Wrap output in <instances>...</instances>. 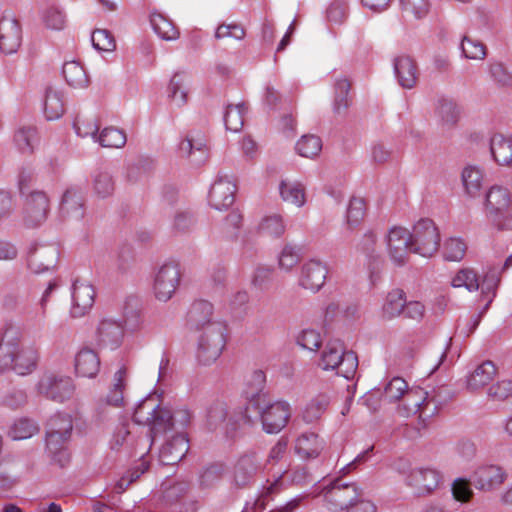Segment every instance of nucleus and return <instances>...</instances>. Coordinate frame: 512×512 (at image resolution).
Wrapping results in <instances>:
<instances>
[{"label": "nucleus", "instance_id": "423d86ee", "mask_svg": "<svg viewBox=\"0 0 512 512\" xmlns=\"http://www.w3.org/2000/svg\"><path fill=\"white\" fill-rule=\"evenodd\" d=\"M133 419L138 424L149 426L152 441L163 433L173 428L172 412L156 403L155 398L143 400L136 408Z\"/></svg>", "mask_w": 512, "mask_h": 512}, {"label": "nucleus", "instance_id": "c756f323", "mask_svg": "<svg viewBox=\"0 0 512 512\" xmlns=\"http://www.w3.org/2000/svg\"><path fill=\"white\" fill-rule=\"evenodd\" d=\"M182 155L191 159L196 165L204 163L208 157L206 140L199 135L197 138L187 137L179 146Z\"/></svg>", "mask_w": 512, "mask_h": 512}, {"label": "nucleus", "instance_id": "6e6d98bb", "mask_svg": "<svg viewBox=\"0 0 512 512\" xmlns=\"http://www.w3.org/2000/svg\"><path fill=\"white\" fill-rule=\"evenodd\" d=\"M408 389V384L403 378L394 377L386 384L383 396L389 402L401 401Z\"/></svg>", "mask_w": 512, "mask_h": 512}, {"label": "nucleus", "instance_id": "09e8293b", "mask_svg": "<svg viewBox=\"0 0 512 512\" xmlns=\"http://www.w3.org/2000/svg\"><path fill=\"white\" fill-rule=\"evenodd\" d=\"M97 141L106 148H121L126 144V134L117 128L107 127L101 131Z\"/></svg>", "mask_w": 512, "mask_h": 512}, {"label": "nucleus", "instance_id": "9d476101", "mask_svg": "<svg viewBox=\"0 0 512 512\" xmlns=\"http://www.w3.org/2000/svg\"><path fill=\"white\" fill-rule=\"evenodd\" d=\"M181 278L178 263L168 262L163 264L154 276L153 292L159 301H168L179 286Z\"/></svg>", "mask_w": 512, "mask_h": 512}, {"label": "nucleus", "instance_id": "de8ad7c7", "mask_svg": "<svg viewBox=\"0 0 512 512\" xmlns=\"http://www.w3.org/2000/svg\"><path fill=\"white\" fill-rule=\"evenodd\" d=\"M322 149L321 139L312 134L303 135L296 143V151L302 157L314 158Z\"/></svg>", "mask_w": 512, "mask_h": 512}, {"label": "nucleus", "instance_id": "c03bdc74", "mask_svg": "<svg viewBox=\"0 0 512 512\" xmlns=\"http://www.w3.org/2000/svg\"><path fill=\"white\" fill-rule=\"evenodd\" d=\"M14 141L22 153L31 154L38 142L37 130L34 127L20 128L14 135Z\"/></svg>", "mask_w": 512, "mask_h": 512}, {"label": "nucleus", "instance_id": "4468645a", "mask_svg": "<svg viewBox=\"0 0 512 512\" xmlns=\"http://www.w3.org/2000/svg\"><path fill=\"white\" fill-rule=\"evenodd\" d=\"M241 413L242 412L239 414ZM226 420L227 433L235 432L237 429L238 421H242L241 415L236 417V415L229 413L227 404L222 400H215L207 406L205 424L210 431L217 430L224 424Z\"/></svg>", "mask_w": 512, "mask_h": 512}, {"label": "nucleus", "instance_id": "b1692460", "mask_svg": "<svg viewBox=\"0 0 512 512\" xmlns=\"http://www.w3.org/2000/svg\"><path fill=\"white\" fill-rule=\"evenodd\" d=\"M327 273L321 261L310 260L302 266L299 283L303 288L316 292L324 285Z\"/></svg>", "mask_w": 512, "mask_h": 512}, {"label": "nucleus", "instance_id": "4be33fe9", "mask_svg": "<svg viewBox=\"0 0 512 512\" xmlns=\"http://www.w3.org/2000/svg\"><path fill=\"white\" fill-rule=\"evenodd\" d=\"M260 469L261 462L256 453L242 455L234 466L233 481L235 485L238 487L249 485Z\"/></svg>", "mask_w": 512, "mask_h": 512}, {"label": "nucleus", "instance_id": "0eeeda50", "mask_svg": "<svg viewBox=\"0 0 512 512\" xmlns=\"http://www.w3.org/2000/svg\"><path fill=\"white\" fill-rule=\"evenodd\" d=\"M511 193L503 186H492L485 195L486 216L501 230H512Z\"/></svg>", "mask_w": 512, "mask_h": 512}, {"label": "nucleus", "instance_id": "ddd939ff", "mask_svg": "<svg viewBox=\"0 0 512 512\" xmlns=\"http://www.w3.org/2000/svg\"><path fill=\"white\" fill-rule=\"evenodd\" d=\"M59 256L55 244H36L29 249L27 265L31 272L40 274L56 266Z\"/></svg>", "mask_w": 512, "mask_h": 512}, {"label": "nucleus", "instance_id": "f3484780", "mask_svg": "<svg viewBox=\"0 0 512 512\" xmlns=\"http://www.w3.org/2000/svg\"><path fill=\"white\" fill-rule=\"evenodd\" d=\"M124 338V325L122 321L110 317L100 320L96 330V341L104 348H118Z\"/></svg>", "mask_w": 512, "mask_h": 512}, {"label": "nucleus", "instance_id": "6e6552de", "mask_svg": "<svg viewBox=\"0 0 512 512\" xmlns=\"http://www.w3.org/2000/svg\"><path fill=\"white\" fill-rule=\"evenodd\" d=\"M227 340V327L224 323H211L199 332L197 358L200 363L210 365L222 354Z\"/></svg>", "mask_w": 512, "mask_h": 512}, {"label": "nucleus", "instance_id": "79ce46f5", "mask_svg": "<svg viewBox=\"0 0 512 512\" xmlns=\"http://www.w3.org/2000/svg\"><path fill=\"white\" fill-rule=\"evenodd\" d=\"M329 397L326 394H319L313 398L303 412V419L312 423L320 419L329 405Z\"/></svg>", "mask_w": 512, "mask_h": 512}, {"label": "nucleus", "instance_id": "f03ea898", "mask_svg": "<svg viewBox=\"0 0 512 512\" xmlns=\"http://www.w3.org/2000/svg\"><path fill=\"white\" fill-rule=\"evenodd\" d=\"M291 417V407L285 401L271 402L266 394H257L248 402L241 420L244 424L252 425L259 419L266 433H279Z\"/></svg>", "mask_w": 512, "mask_h": 512}, {"label": "nucleus", "instance_id": "e2e57ef3", "mask_svg": "<svg viewBox=\"0 0 512 512\" xmlns=\"http://www.w3.org/2000/svg\"><path fill=\"white\" fill-rule=\"evenodd\" d=\"M297 343L307 350L316 351L322 343L321 334L313 329H305L298 335Z\"/></svg>", "mask_w": 512, "mask_h": 512}, {"label": "nucleus", "instance_id": "13d9d810", "mask_svg": "<svg viewBox=\"0 0 512 512\" xmlns=\"http://www.w3.org/2000/svg\"><path fill=\"white\" fill-rule=\"evenodd\" d=\"M91 41L95 49L110 52L116 47L114 36L109 30L95 29L92 32Z\"/></svg>", "mask_w": 512, "mask_h": 512}, {"label": "nucleus", "instance_id": "c9c22d12", "mask_svg": "<svg viewBox=\"0 0 512 512\" xmlns=\"http://www.w3.org/2000/svg\"><path fill=\"white\" fill-rule=\"evenodd\" d=\"M406 304V294L402 289L391 290L382 306V315L384 318L392 319L399 316Z\"/></svg>", "mask_w": 512, "mask_h": 512}, {"label": "nucleus", "instance_id": "20e7f679", "mask_svg": "<svg viewBox=\"0 0 512 512\" xmlns=\"http://www.w3.org/2000/svg\"><path fill=\"white\" fill-rule=\"evenodd\" d=\"M73 430L72 418L68 414H55L46 425V447L55 461L64 466L69 461L67 443Z\"/></svg>", "mask_w": 512, "mask_h": 512}, {"label": "nucleus", "instance_id": "bf43d9fd", "mask_svg": "<svg viewBox=\"0 0 512 512\" xmlns=\"http://www.w3.org/2000/svg\"><path fill=\"white\" fill-rule=\"evenodd\" d=\"M43 21L48 28L61 30L65 26L66 17L63 11L57 6H49L43 12Z\"/></svg>", "mask_w": 512, "mask_h": 512}, {"label": "nucleus", "instance_id": "bb28decb", "mask_svg": "<svg viewBox=\"0 0 512 512\" xmlns=\"http://www.w3.org/2000/svg\"><path fill=\"white\" fill-rule=\"evenodd\" d=\"M75 371L79 376L94 378L100 370V358L91 348L84 347L75 356Z\"/></svg>", "mask_w": 512, "mask_h": 512}, {"label": "nucleus", "instance_id": "473e14b6", "mask_svg": "<svg viewBox=\"0 0 512 512\" xmlns=\"http://www.w3.org/2000/svg\"><path fill=\"white\" fill-rule=\"evenodd\" d=\"M350 89L351 82L347 78L340 77L335 80L333 101V112L335 114H345L351 105L352 98L349 95Z\"/></svg>", "mask_w": 512, "mask_h": 512}, {"label": "nucleus", "instance_id": "1a4fd4ad", "mask_svg": "<svg viewBox=\"0 0 512 512\" xmlns=\"http://www.w3.org/2000/svg\"><path fill=\"white\" fill-rule=\"evenodd\" d=\"M411 237V252L423 257H430L438 251L440 234L431 219H421L413 227Z\"/></svg>", "mask_w": 512, "mask_h": 512}, {"label": "nucleus", "instance_id": "f704fd0d", "mask_svg": "<svg viewBox=\"0 0 512 512\" xmlns=\"http://www.w3.org/2000/svg\"><path fill=\"white\" fill-rule=\"evenodd\" d=\"M65 111L64 99L61 91L48 87L44 101V113L48 120L59 119Z\"/></svg>", "mask_w": 512, "mask_h": 512}, {"label": "nucleus", "instance_id": "864d4df0", "mask_svg": "<svg viewBox=\"0 0 512 512\" xmlns=\"http://www.w3.org/2000/svg\"><path fill=\"white\" fill-rule=\"evenodd\" d=\"M151 24L162 39L173 40L178 37V31L173 24L159 13L152 14Z\"/></svg>", "mask_w": 512, "mask_h": 512}, {"label": "nucleus", "instance_id": "4d7b16f0", "mask_svg": "<svg viewBox=\"0 0 512 512\" xmlns=\"http://www.w3.org/2000/svg\"><path fill=\"white\" fill-rule=\"evenodd\" d=\"M366 202L361 197H352L347 208V223L350 226L358 225L365 217Z\"/></svg>", "mask_w": 512, "mask_h": 512}, {"label": "nucleus", "instance_id": "c85d7f7f", "mask_svg": "<svg viewBox=\"0 0 512 512\" xmlns=\"http://www.w3.org/2000/svg\"><path fill=\"white\" fill-rule=\"evenodd\" d=\"M324 448V441L313 432L302 433L296 440V453L303 459L317 458Z\"/></svg>", "mask_w": 512, "mask_h": 512}, {"label": "nucleus", "instance_id": "052dcab7", "mask_svg": "<svg viewBox=\"0 0 512 512\" xmlns=\"http://www.w3.org/2000/svg\"><path fill=\"white\" fill-rule=\"evenodd\" d=\"M124 445H132L129 423H121L117 426L110 440V446L113 450H118Z\"/></svg>", "mask_w": 512, "mask_h": 512}, {"label": "nucleus", "instance_id": "a19ab883", "mask_svg": "<svg viewBox=\"0 0 512 512\" xmlns=\"http://www.w3.org/2000/svg\"><path fill=\"white\" fill-rule=\"evenodd\" d=\"M258 231L262 235L272 238L282 236L285 232V224L282 216L279 214H273L264 217L259 223Z\"/></svg>", "mask_w": 512, "mask_h": 512}, {"label": "nucleus", "instance_id": "39448f33", "mask_svg": "<svg viewBox=\"0 0 512 512\" xmlns=\"http://www.w3.org/2000/svg\"><path fill=\"white\" fill-rule=\"evenodd\" d=\"M318 366L325 371L336 370L337 375L351 379L356 373L358 358L353 351H345L340 340H331L322 350Z\"/></svg>", "mask_w": 512, "mask_h": 512}, {"label": "nucleus", "instance_id": "774afa93", "mask_svg": "<svg viewBox=\"0 0 512 512\" xmlns=\"http://www.w3.org/2000/svg\"><path fill=\"white\" fill-rule=\"evenodd\" d=\"M300 260L299 253L294 247L286 245L279 256V266L282 269L290 270L298 264Z\"/></svg>", "mask_w": 512, "mask_h": 512}, {"label": "nucleus", "instance_id": "49530a36", "mask_svg": "<svg viewBox=\"0 0 512 512\" xmlns=\"http://www.w3.org/2000/svg\"><path fill=\"white\" fill-rule=\"evenodd\" d=\"M500 283V270L498 268H490L484 278L482 279V302L487 299L488 305L492 302L493 298L496 295L497 287Z\"/></svg>", "mask_w": 512, "mask_h": 512}, {"label": "nucleus", "instance_id": "4c0bfd02", "mask_svg": "<svg viewBox=\"0 0 512 512\" xmlns=\"http://www.w3.org/2000/svg\"><path fill=\"white\" fill-rule=\"evenodd\" d=\"M279 191L281 198L285 202L294 204L297 207L303 206L306 201L305 189L303 185L299 182L282 180L279 185Z\"/></svg>", "mask_w": 512, "mask_h": 512}, {"label": "nucleus", "instance_id": "e433bc0d", "mask_svg": "<svg viewBox=\"0 0 512 512\" xmlns=\"http://www.w3.org/2000/svg\"><path fill=\"white\" fill-rule=\"evenodd\" d=\"M507 478L506 472L498 465L482 466V492H490L501 487Z\"/></svg>", "mask_w": 512, "mask_h": 512}, {"label": "nucleus", "instance_id": "338daca9", "mask_svg": "<svg viewBox=\"0 0 512 512\" xmlns=\"http://www.w3.org/2000/svg\"><path fill=\"white\" fill-rule=\"evenodd\" d=\"M347 17V5L342 1H334L327 9V19L330 23L342 24Z\"/></svg>", "mask_w": 512, "mask_h": 512}, {"label": "nucleus", "instance_id": "393cba45", "mask_svg": "<svg viewBox=\"0 0 512 512\" xmlns=\"http://www.w3.org/2000/svg\"><path fill=\"white\" fill-rule=\"evenodd\" d=\"M211 323H222L213 320V306L206 300L195 301L187 314V324L191 330L201 332Z\"/></svg>", "mask_w": 512, "mask_h": 512}, {"label": "nucleus", "instance_id": "a18cd8bd", "mask_svg": "<svg viewBox=\"0 0 512 512\" xmlns=\"http://www.w3.org/2000/svg\"><path fill=\"white\" fill-rule=\"evenodd\" d=\"M38 425L31 419L20 418L14 422L9 430V435L13 440H24L38 433Z\"/></svg>", "mask_w": 512, "mask_h": 512}, {"label": "nucleus", "instance_id": "8fccbe9b", "mask_svg": "<svg viewBox=\"0 0 512 512\" xmlns=\"http://www.w3.org/2000/svg\"><path fill=\"white\" fill-rule=\"evenodd\" d=\"M244 105H228L224 114V123L227 130L238 132L244 125Z\"/></svg>", "mask_w": 512, "mask_h": 512}, {"label": "nucleus", "instance_id": "f257e3e1", "mask_svg": "<svg viewBox=\"0 0 512 512\" xmlns=\"http://www.w3.org/2000/svg\"><path fill=\"white\" fill-rule=\"evenodd\" d=\"M22 332L14 325H7L0 341V373L12 370L25 376L32 373L39 360L38 350L21 344Z\"/></svg>", "mask_w": 512, "mask_h": 512}, {"label": "nucleus", "instance_id": "2eb2a0df", "mask_svg": "<svg viewBox=\"0 0 512 512\" xmlns=\"http://www.w3.org/2000/svg\"><path fill=\"white\" fill-rule=\"evenodd\" d=\"M387 249L392 262L397 266H403L411 252L410 232L401 227H394L387 236Z\"/></svg>", "mask_w": 512, "mask_h": 512}, {"label": "nucleus", "instance_id": "0e129e2a", "mask_svg": "<svg viewBox=\"0 0 512 512\" xmlns=\"http://www.w3.org/2000/svg\"><path fill=\"white\" fill-rule=\"evenodd\" d=\"M487 395L493 400H505L512 396V380H502L491 384Z\"/></svg>", "mask_w": 512, "mask_h": 512}, {"label": "nucleus", "instance_id": "69168bd1", "mask_svg": "<svg viewBox=\"0 0 512 512\" xmlns=\"http://www.w3.org/2000/svg\"><path fill=\"white\" fill-rule=\"evenodd\" d=\"M273 273L274 270L271 267H257L252 278L253 286L260 290L268 289L273 280Z\"/></svg>", "mask_w": 512, "mask_h": 512}, {"label": "nucleus", "instance_id": "f8f14e48", "mask_svg": "<svg viewBox=\"0 0 512 512\" xmlns=\"http://www.w3.org/2000/svg\"><path fill=\"white\" fill-rule=\"evenodd\" d=\"M50 209L49 198L43 191H32L27 195L24 208V222L35 228L43 224Z\"/></svg>", "mask_w": 512, "mask_h": 512}, {"label": "nucleus", "instance_id": "ea45409f", "mask_svg": "<svg viewBox=\"0 0 512 512\" xmlns=\"http://www.w3.org/2000/svg\"><path fill=\"white\" fill-rule=\"evenodd\" d=\"M465 193L475 198L480 193V168L474 165L466 166L461 175Z\"/></svg>", "mask_w": 512, "mask_h": 512}, {"label": "nucleus", "instance_id": "412c9836", "mask_svg": "<svg viewBox=\"0 0 512 512\" xmlns=\"http://www.w3.org/2000/svg\"><path fill=\"white\" fill-rule=\"evenodd\" d=\"M187 434L178 432L168 439L160 449V461L164 465H174L182 460L189 450Z\"/></svg>", "mask_w": 512, "mask_h": 512}, {"label": "nucleus", "instance_id": "3c124183", "mask_svg": "<svg viewBox=\"0 0 512 512\" xmlns=\"http://www.w3.org/2000/svg\"><path fill=\"white\" fill-rule=\"evenodd\" d=\"M452 285L457 288L465 287L470 292L477 291L480 287L478 274L470 268L461 269L453 278Z\"/></svg>", "mask_w": 512, "mask_h": 512}, {"label": "nucleus", "instance_id": "aec40b11", "mask_svg": "<svg viewBox=\"0 0 512 512\" xmlns=\"http://www.w3.org/2000/svg\"><path fill=\"white\" fill-rule=\"evenodd\" d=\"M236 185L227 176H219L209 192V203L217 209H227L235 200Z\"/></svg>", "mask_w": 512, "mask_h": 512}, {"label": "nucleus", "instance_id": "58836bf2", "mask_svg": "<svg viewBox=\"0 0 512 512\" xmlns=\"http://www.w3.org/2000/svg\"><path fill=\"white\" fill-rule=\"evenodd\" d=\"M66 82L75 88H84L88 85V77L84 68L76 61L66 62L62 69Z\"/></svg>", "mask_w": 512, "mask_h": 512}, {"label": "nucleus", "instance_id": "5701e85b", "mask_svg": "<svg viewBox=\"0 0 512 512\" xmlns=\"http://www.w3.org/2000/svg\"><path fill=\"white\" fill-rule=\"evenodd\" d=\"M95 290L92 285L75 281L72 287L71 315L75 318L84 316L93 306Z\"/></svg>", "mask_w": 512, "mask_h": 512}, {"label": "nucleus", "instance_id": "6ab92c4d", "mask_svg": "<svg viewBox=\"0 0 512 512\" xmlns=\"http://www.w3.org/2000/svg\"><path fill=\"white\" fill-rule=\"evenodd\" d=\"M439 473L430 468H417L407 476L406 483L418 496L428 495L439 485Z\"/></svg>", "mask_w": 512, "mask_h": 512}, {"label": "nucleus", "instance_id": "7ed1b4c3", "mask_svg": "<svg viewBox=\"0 0 512 512\" xmlns=\"http://www.w3.org/2000/svg\"><path fill=\"white\" fill-rule=\"evenodd\" d=\"M443 390L445 388H439L437 392L435 390L428 392L421 387L409 388L397 407L399 415L410 417L419 413L420 418L430 417L444 402L441 397Z\"/></svg>", "mask_w": 512, "mask_h": 512}, {"label": "nucleus", "instance_id": "a878e982", "mask_svg": "<svg viewBox=\"0 0 512 512\" xmlns=\"http://www.w3.org/2000/svg\"><path fill=\"white\" fill-rule=\"evenodd\" d=\"M394 73L399 85L405 89L413 88L418 80V67L413 58L401 55L394 59Z\"/></svg>", "mask_w": 512, "mask_h": 512}, {"label": "nucleus", "instance_id": "72a5a7b5", "mask_svg": "<svg viewBox=\"0 0 512 512\" xmlns=\"http://www.w3.org/2000/svg\"><path fill=\"white\" fill-rule=\"evenodd\" d=\"M127 368L122 364L114 373L112 387L107 394V403L115 407L124 404V390L126 387Z\"/></svg>", "mask_w": 512, "mask_h": 512}, {"label": "nucleus", "instance_id": "a211bd4d", "mask_svg": "<svg viewBox=\"0 0 512 512\" xmlns=\"http://www.w3.org/2000/svg\"><path fill=\"white\" fill-rule=\"evenodd\" d=\"M22 44V29L18 20L10 16L0 19V50L10 55L18 51Z\"/></svg>", "mask_w": 512, "mask_h": 512}, {"label": "nucleus", "instance_id": "cd10ccee", "mask_svg": "<svg viewBox=\"0 0 512 512\" xmlns=\"http://www.w3.org/2000/svg\"><path fill=\"white\" fill-rule=\"evenodd\" d=\"M60 213L63 217L80 220L84 216V198L77 188L65 191L60 204Z\"/></svg>", "mask_w": 512, "mask_h": 512}, {"label": "nucleus", "instance_id": "37998d69", "mask_svg": "<svg viewBox=\"0 0 512 512\" xmlns=\"http://www.w3.org/2000/svg\"><path fill=\"white\" fill-rule=\"evenodd\" d=\"M437 115L440 118L441 124L450 128L458 122L460 110L453 101L442 99L437 107Z\"/></svg>", "mask_w": 512, "mask_h": 512}, {"label": "nucleus", "instance_id": "2f4dec72", "mask_svg": "<svg viewBox=\"0 0 512 512\" xmlns=\"http://www.w3.org/2000/svg\"><path fill=\"white\" fill-rule=\"evenodd\" d=\"M490 151L493 159L499 165L512 164V139L502 134H495L490 141Z\"/></svg>", "mask_w": 512, "mask_h": 512}, {"label": "nucleus", "instance_id": "680f3d73", "mask_svg": "<svg viewBox=\"0 0 512 512\" xmlns=\"http://www.w3.org/2000/svg\"><path fill=\"white\" fill-rule=\"evenodd\" d=\"M402 10L408 14H412L415 18L421 19L429 12L428 0H401Z\"/></svg>", "mask_w": 512, "mask_h": 512}, {"label": "nucleus", "instance_id": "dca6fc26", "mask_svg": "<svg viewBox=\"0 0 512 512\" xmlns=\"http://www.w3.org/2000/svg\"><path fill=\"white\" fill-rule=\"evenodd\" d=\"M38 387L40 393L57 402L69 399L74 391L73 381L70 377L54 374L43 376Z\"/></svg>", "mask_w": 512, "mask_h": 512}, {"label": "nucleus", "instance_id": "9b49d317", "mask_svg": "<svg viewBox=\"0 0 512 512\" xmlns=\"http://www.w3.org/2000/svg\"><path fill=\"white\" fill-rule=\"evenodd\" d=\"M325 500L335 509L345 510L360 496L358 486L355 483H341L335 479L328 486L323 487Z\"/></svg>", "mask_w": 512, "mask_h": 512}, {"label": "nucleus", "instance_id": "5fc2aeb1", "mask_svg": "<svg viewBox=\"0 0 512 512\" xmlns=\"http://www.w3.org/2000/svg\"><path fill=\"white\" fill-rule=\"evenodd\" d=\"M467 250V245L460 238H449L443 245V257L447 261H460Z\"/></svg>", "mask_w": 512, "mask_h": 512}, {"label": "nucleus", "instance_id": "603ef678", "mask_svg": "<svg viewBox=\"0 0 512 512\" xmlns=\"http://www.w3.org/2000/svg\"><path fill=\"white\" fill-rule=\"evenodd\" d=\"M168 95L177 106H182L187 102L185 77L182 74H174L168 87Z\"/></svg>", "mask_w": 512, "mask_h": 512}, {"label": "nucleus", "instance_id": "7c9ffc66", "mask_svg": "<svg viewBox=\"0 0 512 512\" xmlns=\"http://www.w3.org/2000/svg\"><path fill=\"white\" fill-rule=\"evenodd\" d=\"M93 194L99 199L113 196L116 182L113 175L107 170H97L91 176Z\"/></svg>", "mask_w": 512, "mask_h": 512}]
</instances>
